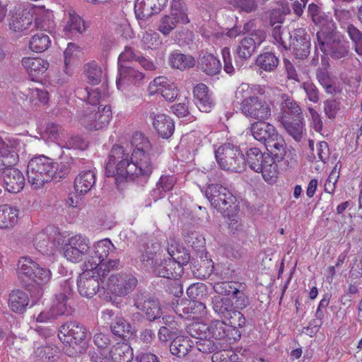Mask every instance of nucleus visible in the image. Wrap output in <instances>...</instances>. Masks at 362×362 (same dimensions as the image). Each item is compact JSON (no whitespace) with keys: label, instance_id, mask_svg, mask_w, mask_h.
Here are the masks:
<instances>
[{"label":"nucleus","instance_id":"1","mask_svg":"<svg viewBox=\"0 0 362 362\" xmlns=\"http://www.w3.org/2000/svg\"><path fill=\"white\" fill-rule=\"evenodd\" d=\"M156 149L144 134H133L130 144L112 146L106 165L107 177H115L116 182L129 179L146 182L155 168Z\"/></svg>","mask_w":362,"mask_h":362},{"label":"nucleus","instance_id":"2","mask_svg":"<svg viewBox=\"0 0 362 362\" xmlns=\"http://www.w3.org/2000/svg\"><path fill=\"white\" fill-rule=\"evenodd\" d=\"M23 143L18 139H3L0 135V170L3 168L0 177L2 178L5 188L11 193L20 192L24 187L25 178L17 168L10 166L18 160L17 152L22 148Z\"/></svg>","mask_w":362,"mask_h":362},{"label":"nucleus","instance_id":"3","mask_svg":"<svg viewBox=\"0 0 362 362\" xmlns=\"http://www.w3.org/2000/svg\"><path fill=\"white\" fill-rule=\"evenodd\" d=\"M160 251V245L158 243H152L148 247L145 253L141 256V261L147 269H153V272L160 277L167 279H177L182 272V264H186L189 259L187 254L184 253L181 257H175V252L172 245L168 248V253L170 257L161 262L158 266L154 267V259Z\"/></svg>","mask_w":362,"mask_h":362},{"label":"nucleus","instance_id":"4","mask_svg":"<svg viewBox=\"0 0 362 362\" xmlns=\"http://www.w3.org/2000/svg\"><path fill=\"white\" fill-rule=\"evenodd\" d=\"M308 13L313 23L320 28L317 33V48L320 49L324 54H330L335 58L344 57L347 52L346 49L332 40L335 25L331 16L322 11L320 8L314 4L308 6Z\"/></svg>","mask_w":362,"mask_h":362},{"label":"nucleus","instance_id":"5","mask_svg":"<svg viewBox=\"0 0 362 362\" xmlns=\"http://www.w3.org/2000/svg\"><path fill=\"white\" fill-rule=\"evenodd\" d=\"M16 270L19 279L30 281L34 284L37 288V297L42 296L52 276L49 268L41 267L29 257H22L18 259Z\"/></svg>","mask_w":362,"mask_h":362},{"label":"nucleus","instance_id":"6","mask_svg":"<svg viewBox=\"0 0 362 362\" xmlns=\"http://www.w3.org/2000/svg\"><path fill=\"white\" fill-rule=\"evenodd\" d=\"M205 195L211 205L218 211L228 216L229 228L233 230L238 228L237 216L229 215V211H237L236 198L226 187L218 185H208Z\"/></svg>","mask_w":362,"mask_h":362},{"label":"nucleus","instance_id":"7","mask_svg":"<svg viewBox=\"0 0 362 362\" xmlns=\"http://www.w3.org/2000/svg\"><path fill=\"white\" fill-rule=\"evenodd\" d=\"M55 241L62 250L64 257L69 262L78 263L88 259L90 240L87 237L81 234L59 233L56 235Z\"/></svg>","mask_w":362,"mask_h":362},{"label":"nucleus","instance_id":"8","mask_svg":"<svg viewBox=\"0 0 362 362\" xmlns=\"http://www.w3.org/2000/svg\"><path fill=\"white\" fill-rule=\"evenodd\" d=\"M58 168V163L47 156L33 158L27 167L28 180L34 189H40L56 176Z\"/></svg>","mask_w":362,"mask_h":362},{"label":"nucleus","instance_id":"9","mask_svg":"<svg viewBox=\"0 0 362 362\" xmlns=\"http://www.w3.org/2000/svg\"><path fill=\"white\" fill-rule=\"evenodd\" d=\"M245 163L257 173H261L263 179L269 184L276 182L278 166L274 158L269 153H262L257 148H251L246 153Z\"/></svg>","mask_w":362,"mask_h":362},{"label":"nucleus","instance_id":"10","mask_svg":"<svg viewBox=\"0 0 362 362\" xmlns=\"http://www.w3.org/2000/svg\"><path fill=\"white\" fill-rule=\"evenodd\" d=\"M300 114V108L293 100L288 97L284 99L278 120L296 141L300 140L303 129V119Z\"/></svg>","mask_w":362,"mask_h":362},{"label":"nucleus","instance_id":"11","mask_svg":"<svg viewBox=\"0 0 362 362\" xmlns=\"http://www.w3.org/2000/svg\"><path fill=\"white\" fill-rule=\"evenodd\" d=\"M71 294V284L69 280H65L60 286V291L55 294L50 307L40 312L35 317V321L40 323L52 322L64 315L66 310V301Z\"/></svg>","mask_w":362,"mask_h":362},{"label":"nucleus","instance_id":"12","mask_svg":"<svg viewBox=\"0 0 362 362\" xmlns=\"http://www.w3.org/2000/svg\"><path fill=\"white\" fill-rule=\"evenodd\" d=\"M215 157L221 169L234 173H240L245 168V158L240 149L227 143L215 151Z\"/></svg>","mask_w":362,"mask_h":362},{"label":"nucleus","instance_id":"13","mask_svg":"<svg viewBox=\"0 0 362 362\" xmlns=\"http://www.w3.org/2000/svg\"><path fill=\"white\" fill-rule=\"evenodd\" d=\"M110 106L105 105L95 107H88L79 115V122L86 129L89 130H100L106 128L112 119Z\"/></svg>","mask_w":362,"mask_h":362},{"label":"nucleus","instance_id":"14","mask_svg":"<svg viewBox=\"0 0 362 362\" xmlns=\"http://www.w3.org/2000/svg\"><path fill=\"white\" fill-rule=\"evenodd\" d=\"M230 327L223 320H213L208 325L203 322H194L187 327V332L190 336H197L199 334H209L211 338L216 340L226 339L230 344L233 339L230 337L229 332Z\"/></svg>","mask_w":362,"mask_h":362},{"label":"nucleus","instance_id":"15","mask_svg":"<svg viewBox=\"0 0 362 362\" xmlns=\"http://www.w3.org/2000/svg\"><path fill=\"white\" fill-rule=\"evenodd\" d=\"M137 279L132 274L122 273L111 274L107 277L102 288L115 297H124L130 293L136 287Z\"/></svg>","mask_w":362,"mask_h":362},{"label":"nucleus","instance_id":"16","mask_svg":"<svg viewBox=\"0 0 362 362\" xmlns=\"http://www.w3.org/2000/svg\"><path fill=\"white\" fill-rule=\"evenodd\" d=\"M189 22L187 8L182 0H173L170 13L160 19L158 30L163 35H168L178 23L186 24Z\"/></svg>","mask_w":362,"mask_h":362},{"label":"nucleus","instance_id":"17","mask_svg":"<svg viewBox=\"0 0 362 362\" xmlns=\"http://www.w3.org/2000/svg\"><path fill=\"white\" fill-rule=\"evenodd\" d=\"M240 110L246 117L257 121L267 120L271 116L269 105L255 95L241 102Z\"/></svg>","mask_w":362,"mask_h":362},{"label":"nucleus","instance_id":"18","mask_svg":"<svg viewBox=\"0 0 362 362\" xmlns=\"http://www.w3.org/2000/svg\"><path fill=\"white\" fill-rule=\"evenodd\" d=\"M114 250V245L107 238L95 242L93 245H90L88 259L83 264V268H85V269H97L99 264L103 262Z\"/></svg>","mask_w":362,"mask_h":362},{"label":"nucleus","instance_id":"19","mask_svg":"<svg viewBox=\"0 0 362 362\" xmlns=\"http://www.w3.org/2000/svg\"><path fill=\"white\" fill-rule=\"evenodd\" d=\"M82 269L83 272L80 274L77 281L78 292L83 297L92 298L99 288H102L100 276L93 269H85L83 264Z\"/></svg>","mask_w":362,"mask_h":362},{"label":"nucleus","instance_id":"20","mask_svg":"<svg viewBox=\"0 0 362 362\" xmlns=\"http://www.w3.org/2000/svg\"><path fill=\"white\" fill-rule=\"evenodd\" d=\"M87 330L77 322H68L62 325L59 330L60 341L69 346H74L85 339Z\"/></svg>","mask_w":362,"mask_h":362},{"label":"nucleus","instance_id":"21","mask_svg":"<svg viewBox=\"0 0 362 362\" xmlns=\"http://www.w3.org/2000/svg\"><path fill=\"white\" fill-rule=\"evenodd\" d=\"M150 95L160 94L168 102L174 101L178 95V88L176 84L165 76H158L150 82L148 87Z\"/></svg>","mask_w":362,"mask_h":362},{"label":"nucleus","instance_id":"22","mask_svg":"<svg viewBox=\"0 0 362 362\" xmlns=\"http://www.w3.org/2000/svg\"><path fill=\"white\" fill-rule=\"evenodd\" d=\"M245 37L237 47L236 53L241 59H247L255 53L256 49L265 40L266 33L262 30H257Z\"/></svg>","mask_w":362,"mask_h":362},{"label":"nucleus","instance_id":"23","mask_svg":"<svg viewBox=\"0 0 362 362\" xmlns=\"http://www.w3.org/2000/svg\"><path fill=\"white\" fill-rule=\"evenodd\" d=\"M54 231L52 226H49L32 235V243L39 252L44 255H53L57 247V243L55 241L56 236L53 241H51V233Z\"/></svg>","mask_w":362,"mask_h":362},{"label":"nucleus","instance_id":"24","mask_svg":"<svg viewBox=\"0 0 362 362\" xmlns=\"http://www.w3.org/2000/svg\"><path fill=\"white\" fill-rule=\"evenodd\" d=\"M133 349L126 342H117L107 351L102 358L93 357V362H132Z\"/></svg>","mask_w":362,"mask_h":362},{"label":"nucleus","instance_id":"25","mask_svg":"<svg viewBox=\"0 0 362 362\" xmlns=\"http://www.w3.org/2000/svg\"><path fill=\"white\" fill-rule=\"evenodd\" d=\"M171 306L180 318L191 319L189 309H192L193 320L206 314V306L199 300H182L179 303L178 300L175 299L173 300Z\"/></svg>","mask_w":362,"mask_h":362},{"label":"nucleus","instance_id":"26","mask_svg":"<svg viewBox=\"0 0 362 362\" xmlns=\"http://www.w3.org/2000/svg\"><path fill=\"white\" fill-rule=\"evenodd\" d=\"M310 41L304 29L296 30L290 36L288 48L292 50L296 58L306 57L310 52Z\"/></svg>","mask_w":362,"mask_h":362},{"label":"nucleus","instance_id":"27","mask_svg":"<svg viewBox=\"0 0 362 362\" xmlns=\"http://www.w3.org/2000/svg\"><path fill=\"white\" fill-rule=\"evenodd\" d=\"M11 16L9 18L10 29L16 33L28 30L32 26V14L30 6L26 8L16 7L11 11Z\"/></svg>","mask_w":362,"mask_h":362},{"label":"nucleus","instance_id":"28","mask_svg":"<svg viewBox=\"0 0 362 362\" xmlns=\"http://www.w3.org/2000/svg\"><path fill=\"white\" fill-rule=\"evenodd\" d=\"M168 0H136L134 12L136 18L145 20L160 13L166 6Z\"/></svg>","mask_w":362,"mask_h":362},{"label":"nucleus","instance_id":"29","mask_svg":"<svg viewBox=\"0 0 362 362\" xmlns=\"http://www.w3.org/2000/svg\"><path fill=\"white\" fill-rule=\"evenodd\" d=\"M153 129L163 139H168L172 136L175 130L173 120L163 113L152 112L150 115Z\"/></svg>","mask_w":362,"mask_h":362},{"label":"nucleus","instance_id":"30","mask_svg":"<svg viewBox=\"0 0 362 362\" xmlns=\"http://www.w3.org/2000/svg\"><path fill=\"white\" fill-rule=\"evenodd\" d=\"M22 65L33 81L44 75L49 66L47 60L40 57H24Z\"/></svg>","mask_w":362,"mask_h":362},{"label":"nucleus","instance_id":"31","mask_svg":"<svg viewBox=\"0 0 362 362\" xmlns=\"http://www.w3.org/2000/svg\"><path fill=\"white\" fill-rule=\"evenodd\" d=\"M118 75L116 84L117 89L121 91L125 90L129 82L137 83L141 81L144 78L143 72L131 66L118 68Z\"/></svg>","mask_w":362,"mask_h":362},{"label":"nucleus","instance_id":"32","mask_svg":"<svg viewBox=\"0 0 362 362\" xmlns=\"http://www.w3.org/2000/svg\"><path fill=\"white\" fill-rule=\"evenodd\" d=\"M193 93L199 110L203 112H209L214 105V101L208 87L204 83H199L194 87Z\"/></svg>","mask_w":362,"mask_h":362},{"label":"nucleus","instance_id":"33","mask_svg":"<svg viewBox=\"0 0 362 362\" xmlns=\"http://www.w3.org/2000/svg\"><path fill=\"white\" fill-rule=\"evenodd\" d=\"M250 132L256 140L266 144L278 134L275 127L265 121L253 122Z\"/></svg>","mask_w":362,"mask_h":362},{"label":"nucleus","instance_id":"34","mask_svg":"<svg viewBox=\"0 0 362 362\" xmlns=\"http://www.w3.org/2000/svg\"><path fill=\"white\" fill-rule=\"evenodd\" d=\"M135 306L146 314V318L153 321L159 318L162 314L160 303L154 298H139L135 300Z\"/></svg>","mask_w":362,"mask_h":362},{"label":"nucleus","instance_id":"35","mask_svg":"<svg viewBox=\"0 0 362 362\" xmlns=\"http://www.w3.org/2000/svg\"><path fill=\"white\" fill-rule=\"evenodd\" d=\"M29 6L31 10L32 18L35 17V26L43 30L51 28L54 18L52 12L45 9L44 6Z\"/></svg>","mask_w":362,"mask_h":362},{"label":"nucleus","instance_id":"36","mask_svg":"<svg viewBox=\"0 0 362 362\" xmlns=\"http://www.w3.org/2000/svg\"><path fill=\"white\" fill-rule=\"evenodd\" d=\"M19 211L9 204L0 205V230L12 229L18 223Z\"/></svg>","mask_w":362,"mask_h":362},{"label":"nucleus","instance_id":"37","mask_svg":"<svg viewBox=\"0 0 362 362\" xmlns=\"http://www.w3.org/2000/svg\"><path fill=\"white\" fill-rule=\"evenodd\" d=\"M82 49L74 43L69 42L64 52V71L66 74H71V68L77 66L82 57Z\"/></svg>","mask_w":362,"mask_h":362},{"label":"nucleus","instance_id":"38","mask_svg":"<svg viewBox=\"0 0 362 362\" xmlns=\"http://www.w3.org/2000/svg\"><path fill=\"white\" fill-rule=\"evenodd\" d=\"M95 182V173L94 171L83 170L76 177L74 181V189L80 194L89 192Z\"/></svg>","mask_w":362,"mask_h":362},{"label":"nucleus","instance_id":"39","mask_svg":"<svg viewBox=\"0 0 362 362\" xmlns=\"http://www.w3.org/2000/svg\"><path fill=\"white\" fill-rule=\"evenodd\" d=\"M83 19L75 12H69L68 20L64 28V35L71 37L76 34H81L86 30Z\"/></svg>","mask_w":362,"mask_h":362},{"label":"nucleus","instance_id":"40","mask_svg":"<svg viewBox=\"0 0 362 362\" xmlns=\"http://www.w3.org/2000/svg\"><path fill=\"white\" fill-rule=\"evenodd\" d=\"M29 303L28 294L21 290L12 291L9 294L8 307L14 313H23Z\"/></svg>","mask_w":362,"mask_h":362},{"label":"nucleus","instance_id":"41","mask_svg":"<svg viewBox=\"0 0 362 362\" xmlns=\"http://www.w3.org/2000/svg\"><path fill=\"white\" fill-rule=\"evenodd\" d=\"M193 347L194 341L192 339L185 336H178L171 342L170 351L173 355L181 358L185 356Z\"/></svg>","mask_w":362,"mask_h":362},{"label":"nucleus","instance_id":"42","mask_svg":"<svg viewBox=\"0 0 362 362\" xmlns=\"http://www.w3.org/2000/svg\"><path fill=\"white\" fill-rule=\"evenodd\" d=\"M78 98L86 100L87 103L93 106L97 105L100 100L107 97L105 87L103 85L100 88H88L78 90L77 92Z\"/></svg>","mask_w":362,"mask_h":362},{"label":"nucleus","instance_id":"43","mask_svg":"<svg viewBox=\"0 0 362 362\" xmlns=\"http://www.w3.org/2000/svg\"><path fill=\"white\" fill-rule=\"evenodd\" d=\"M212 308L215 313L223 318H228L234 308L232 300L228 297L221 296L213 297Z\"/></svg>","mask_w":362,"mask_h":362},{"label":"nucleus","instance_id":"44","mask_svg":"<svg viewBox=\"0 0 362 362\" xmlns=\"http://www.w3.org/2000/svg\"><path fill=\"white\" fill-rule=\"evenodd\" d=\"M318 81L325 88V92L331 95H337L343 90L342 83L334 78L330 77L325 72H320L317 75Z\"/></svg>","mask_w":362,"mask_h":362},{"label":"nucleus","instance_id":"45","mask_svg":"<svg viewBox=\"0 0 362 362\" xmlns=\"http://www.w3.org/2000/svg\"><path fill=\"white\" fill-rule=\"evenodd\" d=\"M226 319L229 320L227 324L230 327V337L233 339V341H236L241 336L238 327H242L245 325V318L240 312L235 310L233 308L229 317Z\"/></svg>","mask_w":362,"mask_h":362},{"label":"nucleus","instance_id":"46","mask_svg":"<svg viewBox=\"0 0 362 362\" xmlns=\"http://www.w3.org/2000/svg\"><path fill=\"white\" fill-rule=\"evenodd\" d=\"M198 334L199 333L198 332ZM191 337L194 339V347L195 346L204 354L215 353L220 348L219 344L211 340V337L209 334H199Z\"/></svg>","mask_w":362,"mask_h":362},{"label":"nucleus","instance_id":"47","mask_svg":"<svg viewBox=\"0 0 362 362\" xmlns=\"http://www.w3.org/2000/svg\"><path fill=\"white\" fill-rule=\"evenodd\" d=\"M51 43L49 36L45 33L40 32L30 37L28 47L34 52L42 53L50 47Z\"/></svg>","mask_w":362,"mask_h":362},{"label":"nucleus","instance_id":"48","mask_svg":"<svg viewBox=\"0 0 362 362\" xmlns=\"http://www.w3.org/2000/svg\"><path fill=\"white\" fill-rule=\"evenodd\" d=\"M169 62L173 68L185 70L193 67L195 65L196 60L191 55L174 52L169 57Z\"/></svg>","mask_w":362,"mask_h":362},{"label":"nucleus","instance_id":"49","mask_svg":"<svg viewBox=\"0 0 362 362\" xmlns=\"http://www.w3.org/2000/svg\"><path fill=\"white\" fill-rule=\"evenodd\" d=\"M266 145L269 148L272 154L278 161H281L284 158L287 152L286 144L281 135L277 134L276 136L269 140Z\"/></svg>","mask_w":362,"mask_h":362},{"label":"nucleus","instance_id":"50","mask_svg":"<svg viewBox=\"0 0 362 362\" xmlns=\"http://www.w3.org/2000/svg\"><path fill=\"white\" fill-rule=\"evenodd\" d=\"M93 342L98 347V352L93 351L90 353L91 362H93V357L102 358L103 356H105V354H107V351L110 350L108 349V346L110 345V340L107 334L102 332H97L93 336Z\"/></svg>","mask_w":362,"mask_h":362},{"label":"nucleus","instance_id":"51","mask_svg":"<svg viewBox=\"0 0 362 362\" xmlns=\"http://www.w3.org/2000/svg\"><path fill=\"white\" fill-rule=\"evenodd\" d=\"M200 67L209 76L216 75L221 70L220 61L211 54H206L202 58Z\"/></svg>","mask_w":362,"mask_h":362},{"label":"nucleus","instance_id":"52","mask_svg":"<svg viewBox=\"0 0 362 362\" xmlns=\"http://www.w3.org/2000/svg\"><path fill=\"white\" fill-rule=\"evenodd\" d=\"M175 181V177L173 175L161 176L152 196L156 199L163 198L165 192L173 189Z\"/></svg>","mask_w":362,"mask_h":362},{"label":"nucleus","instance_id":"53","mask_svg":"<svg viewBox=\"0 0 362 362\" xmlns=\"http://www.w3.org/2000/svg\"><path fill=\"white\" fill-rule=\"evenodd\" d=\"M257 65L266 71L274 70L279 64V59L270 52L259 54L256 60Z\"/></svg>","mask_w":362,"mask_h":362},{"label":"nucleus","instance_id":"54","mask_svg":"<svg viewBox=\"0 0 362 362\" xmlns=\"http://www.w3.org/2000/svg\"><path fill=\"white\" fill-rule=\"evenodd\" d=\"M110 327L114 334L122 338L133 334L134 329L122 317H117Z\"/></svg>","mask_w":362,"mask_h":362},{"label":"nucleus","instance_id":"55","mask_svg":"<svg viewBox=\"0 0 362 362\" xmlns=\"http://www.w3.org/2000/svg\"><path fill=\"white\" fill-rule=\"evenodd\" d=\"M202 35L209 43L221 45L225 39L224 32L220 28H214L209 25H204L202 29Z\"/></svg>","mask_w":362,"mask_h":362},{"label":"nucleus","instance_id":"56","mask_svg":"<svg viewBox=\"0 0 362 362\" xmlns=\"http://www.w3.org/2000/svg\"><path fill=\"white\" fill-rule=\"evenodd\" d=\"M85 74L88 83L93 85L98 84L104 75L102 68L95 62H90L86 65Z\"/></svg>","mask_w":362,"mask_h":362},{"label":"nucleus","instance_id":"57","mask_svg":"<svg viewBox=\"0 0 362 362\" xmlns=\"http://www.w3.org/2000/svg\"><path fill=\"white\" fill-rule=\"evenodd\" d=\"M120 263L119 259H109L107 262H102L97 269H93L97 271V274L100 276L102 284L106 281L107 276L110 271L117 269L119 267Z\"/></svg>","mask_w":362,"mask_h":362},{"label":"nucleus","instance_id":"58","mask_svg":"<svg viewBox=\"0 0 362 362\" xmlns=\"http://www.w3.org/2000/svg\"><path fill=\"white\" fill-rule=\"evenodd\" d=\"M272 27L274 28L272 32L274 42L284 49H288V42L291 35L287 30H281L280 25H274Z\"/></svg>","mask_w":362,"mask_h":362},{"label":"nucleus","instance_id":"59","mask_svg":"<svg viewBox=\"0 0 362 362\" xmlns=\"http://www.w3.org/2000/svg\"><path fill=\"white\" fill-rule=\"evenodd\" d=\"M187 294L191 300H199L207 296V288L202 283L193 284L187 289Z\"/></svg>","mask_w":362,"mask_h":362},{"label":"nucleus","instance_id":"60","mask_svg":"<svg viewBox=\"0 0 362 362\" xmlns=\"http://www.w3.org/2000/svg\"><path fill=\"white\" fill-rule=\"evenodd\" d=\"M346 32L354 44L355 51L359 55H362V33L354 25H349Z\"/></svg>","mask_w":362,"mask_h":362},{"label":"nucleus","instance_id":"61","mask_svg":"<svg viewBox=\"0 0 362 362\" xmlns=\"http://www.w3.org/2000/svg\"><path fill=\"white\" fill-rule=\"evenodd\" d=\"M28 91L29 98L35 104L41 103L45 105L49 100L48 92L43 88H32Z\"/></svg>","mask_w":362,"mask_h":362},{"label":"nucleus","instance_id":"62","mask_svg":"<svg viewBox=\"0 0 362 362\" xmlns=\"http://www.w3.org/2000/svg\"><path fill=\"white\" fill-rule=\"evenodd\" d=\"M238 356L230 349L216 350L212 355L213 362H235Z\"/></svg>","mask_w":362,"mask_h":362},{"label":"nucleus","instance_id":"63","mask_svg":"<svg viewBox=\"0 0 362 362\" xmlns=\"http://www.w3.org/2000/svg\"><path fill=\"white\" fill-rule=\"evenodd\" d=\"M340 110V103L337 100H327L324 102V112L329 119H334Z\"/></svg>","mask_w":362,"mask_h":362},{"label":"nucleus","instance_id":"64","mask_svg":"<svg viewBox=\"0 0 362 362\" xmlns=\"http://www.w3.org/2000/svg\"><path fill=\"white\" fill-rule=\"evenodd\" d=\"M214 289L218 296H228L230 293L237 295L240 293V291L233 286L232 283L229 282H218L214 285Z\"/></svg>","mask_w":362,"mask_h":362}]
</instances>
